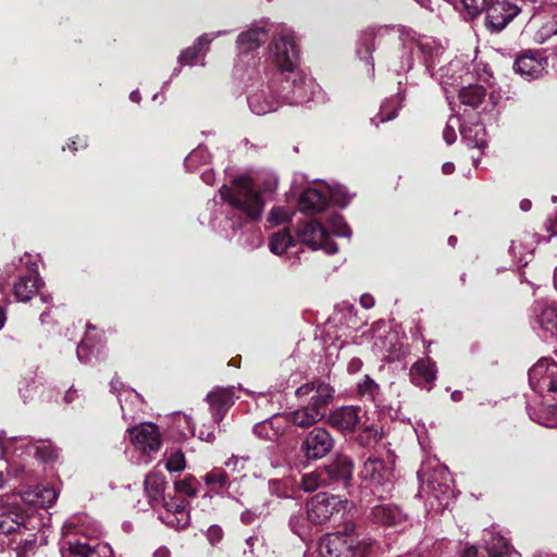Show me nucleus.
Returning <instances> with one entry per match:
<instances>
[{"instance_id": "nucleus-1", "label": "nucleus", "mask_w": 557, "mask_h": 557, "mask_svg": "<svg viewBox=\"0 0 557 557\" xmlns=\"http://www.w3.org/2000/svg\"><path fill=\"white\" fill-rule=\"evenodd\" d=\"M219 195L231 209L227 220L234 231L261 219L267 202L265 193L257 187L249 175H238L222 185Z\"/></svg>"}, {"instance_id": "nucleus-2", "label": "nucleus", "mask_w": 557, "mask_h": 557, "mask_svg": "<svg viewBox=\"0 0 557 557\" xmlns=\"http://www.w3.org/2000/svg\"><path fill=\"white\" fill-rule=\"evenodd\" d=\"M334 388L325 383L308 382L299 386L295 395L301 401L302 418H359V407L343 406L326 417V408L333 401Z\"/></svg>"}, {"instance_id": "nucleus-3", "label": "nucleus", "mask_w": 557, "mask_h": 557, "mask_svg": "<svg viewBox=\"0 0 557 557\" xmlns=\"http://www.w3.org/2000/svg\"><path fill=\"white\" fill-rule=\"evenodd\" d=\"M271 48L274 51V60L278 75L288 86L283 90L296 87L302 83V76L297 71L299 63V49L290 35H282L273 39Z\"/></svg>"}, {"instance_id": "nucleus-4", "label": "nucleus", "mask_w": 557, "mask_h": 557, "mask_svg": "<svg viewBox=\"0 0 557 557\" xmlns=\"http://www.w3.org/2000/svg\"><path fill=\"white\" fill-rule=\"evenodd\" d=\"M368 545L346 527L344 532L327 534L319 545L321 557H366Z\"/></svg>"}, {"instance_id": "nucleus-5", "label": "nucleus", "mask_w": 557, "mask_h": 557, "mask_svg": "<svg viewBox=\"0 0 557 557\" xmlns=\"http://www.w3.org/2000/svg\"><path fill=\"white\" fill-rule=\"evenodd\" d=\"M347 500L336 495L319 493L307 504L308 519L315 524H322L335 516L342 515L346 509Z\"/></svg>"}, {"instance_id": "nucleus-6", "label": "nucleus", "mask_w": 557, "mask_h": 557, "mask_svg": "<svg viewBox=\"0 0 557 557\" xmlns=\"http://www.w3.org/2000/svg\"><path fill=\"white\" fill-rule=\"evenodd\" d=\"M298 238L313 250L323 249L329 255L337 252V244L330 238L327 227L317 220L298 222L296 226Z\"/></svg>"}, {"instance_id": "nucleus-7", "label": "nucleus", "mask_w": 557, "mask_h": 557, "mask_svg": "<svg viewBox=\"0 0 557 557\" xmlns=\"http://www.w3.org/2000/svg\"><path fill=\"white\" fill-rule=\"evenodd\" d=\"M394 470L395 461L392 456H387L386 459L371 456L364 461L360 476L373 486H384L392 483Z\"/></svg>"}, {"instance_id": "nucleus-8", "label": "nucleus", "mask_w": 557, "mask_h": 557, "mask_svg": "<svg viewBox=\"0 0 557 557\" xmlns=\"http://www.w3.org/2000/svg\"><path fill=\"white\" fill-rule=\"evenodd\" d=\"M128 437L136 449L145 455L157 453L162 444V436L157 424L144 421L128 429Z\"/></svg>"}, {"instance_id": "nucleus-9", "label": "nucleus", "mask_w": 557, "mask_h": 557, "mask_svg": "<svg viewBox=\"0 0 557 557\" xmlns=\"http://www.w3.org/2000/svg\"><path fill=\"white\" fill-rule=\"evenodd\" d=\"M333 447V440L322 428L310 431L301 444V450L308 459L317 460L326 456Z\"/></svg>"}, {"instance_id": "nucleus-10", "label": "nucleus", "mask_w": 557, "mask_h": 557, "mask_svg": "<svg viewBox=\"0 0 557 557\" xmlns=\"http://www.w3.org/2000/svg\"><path fill=\"white\" fill-rule=\"evenodd\" d=\"M552 361L553 360H549L548 358H542L533 367H531L528 372L529 384L531 388L544 397L546 401H550V391L553 384L550 376Z\"/></svg>"}, {"instance_id": "nucleus-11", "label": "nucleus", "mask_w": 557, "mask_h": 557, "mask_svg": "<svg viewBox=\"0 0 557 557\" xmlns=\"http://www.w3.org/2000/svg\"><path fill=\"white\" fill-rule=\"evenodd\" d=\"M519 9L508 2L492 3L486 8L485 24L493 32H500L519 13Z\"/></svg>"}, {"instance_id": "nucleus-12", "label": "nucleus", "mask_w": 557, "mask_h": 557, "mask_svg": "<svg viewBox=\"0 0 557 557\" xmlns=\"http://www.w3.org/2000/svg\"><path fill=\"white\" fill-rule=\"evenodd\" d=\"M436 363L430 357L418 359L410 368L409 376L416 386L431 391L436 380Z\"/></svg>"}, {"instance_id": "nucleus-13", "label": "nucleus", "mask_w": 557, "mask_h": 557, "mask_svg": "<svg viewBox=\"0 0 557 557\" xmlns=\"http://www.w3.org/2000/svg\"><path fill=\"white\" fill-rule=\"evenodd\" d=\"M234 387L215 386L206 396L210 412L218 418H224L234 405Z\"/></svg>"}, {"instance_id": "nucleus-14", "label": "nucleus", "mask_w": 557, "mask_h": 557, "mask_svg": "<svg viewBox=\"0 0 557 557\" xmlns=\"http://www.w3.org/2000/svg\"><path fill=\"white\" fill-rule=\"evenodd\" d=\"M298 207L306 214L321 213L329 207V196L317 188H307L298 199Z\"/></svg>"}, {"instance_id": "nucleus-15", "label": "nucleus", "mask_w": 557, "mask_h": 557, "mask_svg": "<svg viewBox=\"0 0 557 557\" xmlns=\"http://www.w3.org/2000/svg\"><path fill=\"white\" fill-rule=\"evenodd\" d=\"M324 471L330 480L346 484L352 476L354 462L346 455H336L330 463L324 466Z\"/></svg>"}, {"instance_id": "nucleus-16", "label": "nucleus", "mask_w": 557, "mask_h": 557, "mask_svg": "<svg viewBox=\"0 0 557 557\" xmlns=\"http://www.w3.org/2000/svg\"><path fill=\"white\" fill-rule=\"evenodd\" d=\"M269 38V32L264 27L255 26L242 32L236 40L237 47L242 53H248L257 50Z\"/></svg>"}, {"instance_id": "nucleus-17", "label": "nucleus", "mask_w": 557, "mask_h": 557, "mask_svg": "<svg viewBox=\"0 0 557 557\" xmlns=\"http://www.w3.org/2000/svg\"><path fill=\"white\" fill-rule=\"evenodd\" d=\"M513 69L522 76L537 78L544 71V65L536 52L528 51L516 59Z\"/></svg>"}, {"instance_id": "nucleus-18", "label": "nucleus", "mask_w": 557, "mask_h": 557, "mask_svg": "<svg viewBox=\"0 0 557 557\" xmlns=\"http://www.w3.org/2000/svg\"><path fill=\"white\" fill-rule=\"evenodd\" d=\"M373 519L385 525H396L401 523L406 516L394 504H382L372 509Z\"/></svg>"}, {"instance_id": "nucleus-19", "label": "nucleus", "mask_w": 557, "mask_h": 557, "mask_svg": "<svg viewBox=\"0 0 557 557\" xmlns=\"http://www.w3.org/2000/svg\"><path fill=\"white\" fill-rule=\"evenodd\" d=\"M165 485L166 481L162 474L150 472L146 475L144 481V490L151 506L163 499Z\"/></svg>"}, {"instance_id": "nucleus-20", "label": "nucleus", "mask_w": 557, "mask_h": 557, "mask_svg": "<svg viewBox=\"0 0 557 557\" xmlns=\"http://www.w3.org/2000/svg\"><path fill=\"white\" fill-rule=\"evenodd\" d=\"M211 39L208 35H201L197 38L193 46L183 50L178 57V62L182 65H194L197 59L209 50Z\"/></svg>"}, {"instance_id": "nucleus-21", "label": "nucleus", "mask_w": 557, "mask_h": 557, "mask_svg": "<svg viewBox=\"0 0 557 557\" xmlns=\"http://www.w3.org/2000/svg\"><path fill=\"white\" fill-rule=\"evenodd\" d=\"M24 499L40 507H50L57 500V492L48 485L36 486L34 491L25 492Z\"/></svg>"}, {"instance_id": "nucleus-22", "label": "nucleus", "mask_w": 557, "mask_h": 557, "mask_svg": "<svg viewBox=\"0 0 557 557\" xmlns=\"http://www.w3.org/2000/svg\"><path fill=\"white\" fill-rule=\"evenodd\" d=\"M37 292L38 280L32 275L21 276L13 286V295L17 301H29Z\"/></svg>"}, {"instance_id": "nucleus-23", "label": "nucleus", "mask_w": 557, "mask_h": 557, "mask_svg": "<svg viewBox=\"0 0 557 557\" xmlns=\"http://www.w3.org/2000/svg\"><path fill=\"white\" fill-rule=\"evenodd\" d=\"M287 420H260L253 426L256 435L262 438L274 441L284 431Z\"/></svg>"}, {"instance_id": "nucleus-24", "label": "nucleus", "mask_w": 557, "mask_h": 557, "mask_svg": "<svg viewBox=\"0 0 557 557\" xmlns=\"http://www.w3.org/2000/svg\"><path fill=\"white\" fill-rule=\"evenodd\" d=\"M382 430L379 425L367 421H361L355 434L356 441L362 446H370L375 444L381 438Z\"/></svg>"}, {"instance_id": "nucleus-25", "label": "nucleus", "mask_w": 557, "mask_h": 557, "mask_svg": "<svg viewBox=\"0 0 557 557\" xmlns=\"http://www.w3.org/2000/svg\"><path fill=\"white\" fill-rule=\"evenodd\" d=\"M486 96V89L481 85H469L459 90L458 98L465 106L478 108Z\"/></svg>"}, {"instance_id": "nucleus-26", "label": "nucleus", "mask_w": 557, "mask_h": 557, "mask_svg": "<svg viewBox=\"0 0 557 557\" xmlns=\"http://www.w3.org/2000/svg\"><path fill=\"white\" fill-rule=\"evenodd\" d=\"M292 246H295V239L287 228L273 233L269 238V248L275 255H283Z\"/></svg>"}, {"instance_id": "nucleus-27", "label": "nucleus", "mask_w": 557, "mask_h": 557, "mask_svg": "<svg viewBox=\"0 0 557 557\" xmlns=\"http://www.w3.org/2000/svg\"><path fill=\"white\" fill-rule=\"evenodd\" d=\"M22 527V517L15 511L8 509L0 510V534H11L20 531Z\"/></svg>"}, {"instance_id": "nucleus-28", "label": "nucleus", "mask_w": 557, "mask_h": 557, "mask_svg": "<svg viewBox=\"0 0 557 557\" xmlns=\"http://www.w3.org/2000/svg\"><path fill=\"white\" fill-rule=\"evenodd\" d=\"M203 482L212 491L223 490L231 485V479L226 470L222 468H213L205 474Z\"/></svg>"}, {"instance_id": "nucleus-29", "label": "nucleus", "mask_w": 557, "mask_h": 557, "mask_svg": "<svg viewBox=\"0 0 557 557\" xmlns=\"http://www.w3.org/2000/svg\"><path fill=\"white\" fill-rule=\"evenodd\" d=\"M191 430L201 441L213 442L218 423L216 420H193Z\"/></svg>"}, {"instance_id": "nucleus-30", "label": "nucleus", "mask_w": 557, "mask_h": 557, "mask_svg": "<svg viewBox=\"0 0 557 557\" xmlns=\"http://www.w3.org/2000/svg\"><path fill=\"white\" fill-rule=\"evenodd\" d=\"M375 33L373 29L364 30L360 36L361 48L357 50V54L368 64L373 65L372 52L374 51Z\"/></svg>"}, {"instance_id": "nucleus-31", "label": "nucleus", "mask_w": 557, "mask_h": 557, "mask_svg": "<svg viewBox=\"0 0 557 557\" xmlns=\"http://www.w3.org/2000/svg\"><path fill=\"white\" fill-rule=\"evenodd\" d=\"M327 226L329 234L332 233L339 237H349L351 235L350 227L344 220V216L338 213H332L327 216Z\"/></svg>"}, {"instance_id": "nucleus-32", "label": "nucleus", "mask_w": 557, "mask_h": 557, "mask_svg": "<svg viewBox=\"0 0 557 557\" xmlns=\"http://www.w3.org/2000/svg\"><path fill=\"white\" fill-rule=\"evenodd\" d=\"M539 323L553 336H557V310L554 308H546L539 317Z\"/></svg>"}, {"instance_id": "nucleus-33", "label": "nucleus", "mask_w": 557, "mask_h": 557, "mask_svg": "<svg viewBox=\"0 0 557 557\" xmlns=\"http://www.w3.org/2000/svg\"><path fill=\"white\" fill-rule=\"evenodd\" d=\"M185 468L186 460L182 450L171 451L165 462V469L169 472H182Z\"/></svg>"}, {"instance_id": "nucleus-34", "label": "nucleus", "mask_w": 557, "mask_h": 557, "mask_svg": "<svg viewBox=\"0 0 557 557\" xmlns=\"http://www.w3.org/2000/svg\"><path fill=\"white\" fill-rule=\"evenodd\" d=\"M323 482L324 480L321 478V475L313 471L302 475L300 486L305 492H313L318 490L323 484Z\"/></svg>"}, {"instance_id": "nucleus-35", "label": "nucleus", "mask_w": 557, "mask_h": 557, "mask_svg": "<svg viewBox=\"0 0 557 557\" xmlns=\"http://www.w3.org/2000/svg\"><path fill=\"white\" fill-rule=\"evenodd\" d=\"M379 391V385L369 375H366L363 381L358 384V393L361 396L374 398L375 393Z\"/></svg>"}, {"instance_id": "nucleus-36", "label": "nucleus", "mask_w": 557, "mask_h": 557, "mask_svg": "<svg viewBox=\"0 0 557 557\" xmlns=\"http://www.w3.org/2000/svg\"><path fill=\"white\" fill-rule=\"evenodd\" d=\"M461 3L472 17L488 7V0H461Z\"/></svg>"}, {"instance_id": "nucleus-37", "label": "nucleus", "mask_w": 557, "mask_h": 557, "mask_svg": "<svg viewBox=\"0 0 557 557\" xmlns=\"http://www.w3.org/2000/svg\"><path fill=\"white\" fill-rule=\"evenodd\" d=\"M331 425L346 433H351L354 436L360 424V420H330Z\"/></svg>"}, {"instance_id": "nucleus-38", "label": "nucleus", "mask_w": 557, "mask_h": 557, "mask_svg": "<svg viewBox=\"0 0 557 557\" xmlns=\"http://www.w3.org/2000/svg\"><path fill=\"white\" fill-rule=\"evenodd\" d=\"M249 460L248 457H239L233 455L225 461V467L233 473H240L245 470L246 462Z\"/></svg>"}, {"instance_id": "nucleus-39", "label": "nucleus", "mask_w": 557, "mask_h": 557, "mask_svg": "<svg viewBox=\"0 0 557 557\" xmlns=\"http://www.w3.org/2000/svg\"><path fill=\"white\" fill-rule=\"evenodd\" d=\"M499 542V550L491 549L490 557H521L520 554L510 547L503 539H500Z\"/></svg>"}, {"instance_id": "nucleus-40", "label": "nucleus", "mask_w": 557, "mask_h": 557, "mask_svg": "<svg viewBox=\"0 0 557 557\" xmlns=\"http://www.w3.org/2000/svg\"><path fill=\"white\" fill-rule=\"evenodd\" d=\"M193 479H184L175 483V490L188 497H194L197 494V490L193 484Z\"/></svg>"}, {"instance_id": "nucleus-41", "label": "nucleus", "mask_w": 557, "mask_h": 557, "mask_svg": "<svg viewBox=\"0 0 557 557\" xmlns=\"http://www.w3.org/2000/svg\"><path fill=\"white\" fill-rule=\"evenodd\" d=\"M397 116V110L392 109L391 111H387V108L385 106L381 107L380 112L376 114L375 117L371 119L372 123L375 124V126H379V123H384L387 121H391Z\"/></svg>"}, {"instance_id": "nucleus-42", "label": "nucleus", "mask_w": 557, "mask_h": 557, "mask_svg": "<svg viewBox=\"0 0 557 557\" xmlns=\"http://www.w3.org/2000/svg\"><path fill=\"white\" fill-rule=\"evenodd\" d=\"M550 376H552V391H550V401H555V404H552V407L557 408V362L552 361L550 364ZM550 407V405H548Z\"/></svg>"}, {"instance_id": "nucleus-43", "label": "nucleus", "mask_w": 557, "mask_h": 557, "mask_svg": "<svg viewBox=\"0 0 557 557\" xmlns=\"http://www.w3.org/2000/svg\"><path fill=\"white\" fill-rule=\"evenodd\" d=\"M223 530L221 527L213 524L207 530V539L212 545L219 544L223 539Z\"/></svg>"}, {"instance_id": "nucleus-44", "label": "nucleus", "mask_w": 557, "mask_h": 557, "mask_svg": "<svg viewBox=\"0 0 557 557\" xmlns=\"http://www.w3.org/2000/svg\"><path fill=\"white\" fill-rule=\"evenodd\" d=\"M285 219H286V212L281 207H273L269 212L268 221L272 224H275V225L280 224V223L284 222Z\"/></svg>"}, {"instance_id": "nucleus-45", "label": "nucleus", "mask_w": 557, "mask_h": 557, "mask_svg": "<svg viewBox=\"0 0 557 557\" xmlns=\"http://www.w3.org/2000/svg\"><path fill=\"white\" fill-rule=\"evenodd\" d=\"M95 557H113V550L107 543H99L92 546Z\"/></svg>"}, {"instance_id": "nucleus-46", "label": "nucleus", "mask_w": 557, "mask_h": 557, "mask_svg": "<svg viewBox=\"0 0 557 557\" xmlns=\"http://www.w3.org/2000/svg\"><path fill=\"white\" fill-rule=\"evenodd\" d=\"M164 507L168 511L174 512V513H185V503L184 500L178 499H170L169 502L164 503Z\"/></svg>"}, {"instance_id": "nucleus-47", "label": "nucleus", "mask_w": 557, "mask_h": 557, "mask_svg": "<svg viewBox=\"0 0 557 557\" xmlns=\"http://www.w3.org/2000/svg\"><path fill=\"white\" fill-rule=\"evenodd\" d=\"M35 455L40 459L47 461L54 457V451L52 449H48L46 445H42L35 447Z\"/></svg>"}, {"instance_id": "nucleus-48", "label": "nucleus", "mask_w": 557, "mask_h": 557, "mask_svg": "<svg viewBox=\"0 0 557 557\" xmlns=\"http://www.w3.org/2000/svg\"><path fill=\"white\" fill-rule=\"evenodd\" d=\"M363 362L360 358L354 357L347 364V371L350 374H355L361 370Z\"/></svg>"}, {"instance_id": "nucleus-49", "label": "nucleus", "mask_w": 557, "mask_h": 557, "mask_svg": "<svg viewBox=\"0 0 557 557\" xmlns=\"http://www.w3.org/2000/svg\"><path fill=\"white\" fill-rule=\"evenodd\" d=\"M332 199L339 207H346L349 202L347 195L344 193H337V191L332 193Z\"/></svg>"}, {"instance_id": "nucleus-50", "label": "nucleus", "mask_w": 557, "mask_h": 557, "mask_svg": "<svg viewBox=\"0 0 557 557\" xmlns=\"http://www.w3.org/2000/svg\"><path fill=\"white\" fill-rule=\"evenodd\" d=\"M359 301H360L361 307H362V308H364V309H371V308H373V307H374V305H375V299H374V297H373L372 295H370V294H363V295H361V297H360V300H359Z\"/></svg>"}, {"instance_id": "nucleus-51", "label": "nucleus", "mask_w": 557, "mask_h": 557, "mask_svg": "<svg viewBox=\"0 0 557 557\" xmlns=\"http://www.w3.org/2000/svg\"><path fill=\"white\" fill-rule=\"evenodd\" d=\"M248 101H249V106H250L251 110H252L255 113H257V114H264L267 111H272V110H274V108H273V106H272V104H269V107H268V109H267V110H265V109H257V108H256V104H255V101H257V95H255V96L250 97V98L248 99Z\"/></svg>"}, {"instance_id": "nucleus-52", "label": "nucleus", "mask_w": 557, "mask_h": 557, "mask_svg": "<svg viewBox=\"0 0 557 557\" xmlns=\"http://www.w3.org/2000/svg\"><path fill=\"white\" fill-rule=\"evenodd\" d=\"M257 517L258 515L252 510H245L240 516V520L245 524H250L256 520Z\"/></svg>"}, {"instance_id": "nucleus-53", "label": "nucleus", "mask_w": 557, "mask_h": 557, "mask_svg": "<svg viewBox=\"0 0 557 557\" xmlns=\"http://www.w3.org/2000/svg\"><path fill=\"white\" fill-rule=\"evenodd\" d=\"M88 346L86 345L85 341H82L78 346H77V349H76V352H77V357L81 361L85 360L87 358V355H88Z\"/></svg>"}, {"instance_id": "nucleus-54", "label": "nucleus", "mask_w": 557, "mask_h": 557, "mask_svg": "<svg viewBox=\"0 0 557 557\" xmlns=\"http://www.w3.org/2000/svg\"><path fill=\"white\" fill-rule=\"evenodd\" d=\"M20 545V548L24 552L32 550L36 545V539L34 535H32L30 539L21 540Z\"/></svg>"}, {"instance_id": "nucleus-55", "label": "nucleus", "mask_w": 557, "mask_h": 557, "mask_svg": "<svg viewBox=\"0 0 557 557\" xmlns=\"http://www.w3.org/2000/svg\"><path fill=\"white\" fill-rule=\"evenodd\" d=\"M77 397H78V395H77V389H75L73 386H71V387L66 391V393H65V395H64V401H65L66 404H71V403H73Z\"/></svg>"}, {"instance_id": "nucleus-56", "label": "nucleus", "mask_w": 557, "mask_h": 557, "mask_svg": "<svg viewBox=\"0 0 557 557\" xmlns=\"http://www.w3.org/2000/svg\"><path fill=\"white\" fill-rule=\"evenodd\" d=\"M110 386L113 391L119 392L124 387V383L119 376H114L110 382Z\"/></svg>"}, {"instance_id": "nucleus-57", "label": "nucleus", "mask_w": 557, "mask_h": 557, "mask_svg": "<svg viewBox=\"0 0 557 557\" xmlns=\"http://www.w3.org/2000/svg\"><path fill=\"white\" fill-rule=\"evenodd\" d=\"M461 557H484V556H480L478 549L475 547L471 546L463 550Z\"/></svg>"}, {"instance_id": "nucleus-58", "label": "nucleus", "mask_w": 557, "mask_h": 557, "mask_svg": "<svg viewBox=\"0 0 557 557\" xmlns=\"http://www.w3.org/2000/svg\"><path fill=\"white\" fill-rule=\"evenodd\" d=\"M444 137L448 145H451L456 139L454 131L453 129L449 131L448 128H445Z\"/></svg>"}, {"instance_id": "nucleus-59", "label": "nucleus", "mask_w": 557, "mask_h": 557, "mask_svg": "<svg viewBox=\"0 0 557 557\" xmlns=\"http://www.w3.org/2000/svg\"><path fill=\"white\" fill-rule=\"evenodd\" d=\"M454 171H455V164L453 162H445L442 165V172L445 175H449V174L454 173Z\"/></svg>"}, {"instance_id": "nucleus-60", "label": "nucleus", "mask_w": 557, "mask_h": 557, "mask_svg": "<svg viewBox=\"0 0 557 557\" xmlns=\"http://www.w3.org/2000/svg\"><path fill=\"white\" fill-rule=\"evenodd\" d=\"M170 550L165 547H160L154 552V557H170Z\"/></svg>"}, {"instance_id": "nucleus-61", "label": "nucleus", "mask_w": 557, "mask_h": 557, "mask_svg": "<svg viewBox=\"0 0 557 557\" xmlns=\"http://www.w3.org/2000/svg\"><path fill=\"white\" fill-rule=\"evenodd\" d=\"M256 537L255 536H249L247 540H246V544L249 546V554L252 555L253 554V545H255V542H256Z\"/></svg>"}, {"instance_id": "nucleus-62", "label": "nucleus", "mask_w": 557, "mask_h": 557, "mask_svg": "<svg viewBox=\"0 0 557 557\" xmlns=\"http://www.w3.org/2000/svg\"><path fill=\"white\" fill-rule=\"evenodd\" d=\"M5 321H7L5 310L0 307V330L4 326Z\"/></svg>"}, {"instance_id": "nucleus-63", "label": "nucleus", "mask_w": 557, "mask_h": 557, "mask_svg": "<svg viewBox=\"0 0 557 557\" xmlns=\"http://www.w3.org/2000/svg\"><path fill=\"white\" fill-rule=\"evenodd\" d=\"M520 208L523 210V211H528L530 210L531 208V201L529 199H523L521 202H520Z\"/></svg>"}, {"instance_id": "nucleus-64", "label": "nucleus", "mask_w": 557, "mask_h": 557, "mask_svg": "<svg viewBox=\"0 0 557 557\" xmlns=\"http://www.w3.org/2000/svg\"><path fill=\"white\" fill-rule=\"evenodd\" d=\"M450 397L454 401H460L462 399V392L455 391L451 393Z\"/></svg>"}]
</instances>
